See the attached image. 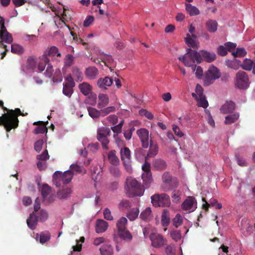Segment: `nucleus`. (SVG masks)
<instances>
[{
    "instance_id": "1",
    "label": "nucleus",
    "mask_w": 255,
    "mask_h": 255,
    "mask_svg": "<svg viewBox=\"0 0 255 255\" xmlns=\"http://www.w3.org/2000/svg\"><path fill=\"white\" fill-rule=\"evenodd\" d=\"M13 110H10L9 112L0 116V126H3L7 132H9L18 126V119L13 116Z\"/></svg>"
},
{
    "instance_id": "2",
    "label": "nucleus",
    "mask_w": 255,
    "mask_h": 255,
    "mask_svg": "<svg viewBox=\"0 0 255 255\" xmlns=\"http://www.w3.org/2000/svg\"><path fill=\"white\" fill-rule=\"evenodd\" d=\"M127 186V194L129 197L141 196L144 192V188L135 179L128 177L126 181Z\"/></svg>"
},
{
    "instance_id": "3",
    "label": "nucleus",
    "mask_w": 255,
    "mask_h": 255,
    "mask_svg": "<svg viewBox=\"0 0 255 255\" xmlns=\"http://www.w3.org/2000/svg\"><path fill=\"white\" fill-rule=\"evenodd\" d=\"M178 59L187 67L193 66L196 62L200 63L202 61L200 53L190 48L187 49V52L184 56L178 57Z\"/></svg>"
},
{
    "instance_id": "4",
    "label": "nucleus",
    "mask_w": 255,
    "mask_h": 255,
    "mask_svg": "<svg viewBox=\"0 0 255 255\" xmlns=\"http://www.w3.org/2000/svg\"><path fill=\"white\" fill-rule=\"evenodd\" d=\"M74 173L71 170H67L63 174L60 171H57L53 175V182L57 187L61 186L62 181L63 184H68L72 179Z\"/></svg>"
},
{
    "instance_id": "5",
    "label": "nucleus",
    "mask_w": 255,
    "mask_h": 255,
    "mask_svg": "<svg viewBox=\"0 0 255 255\" xmlns=\"http://www.w3.org/2000/svg\"><path fill=\"white\" fill-rule=\"evenodd\" d=\"M163 183L161 188L164 191H168L178 186V181L176 178H173L168 172L163 173L162 176Z\"/></svg>"
},
{
    "instance_id": "6",
    "label": "nucleus",
    "mask_w": 255,
    "mask_h": 255,
    "mask_svg": "<svg viewBox=\"0 0 255 255\" xmlns=\"http://www.w3.org/2000/svg\"><path fill=\"white\" fill-rule=\"evenodd\" d=\"M151 199L153 205L155 207H169L170 205L169 196L165 193L152 195Z\"/></svg>"
},
{
    "instance_id": "7",
    "label": "nucleus",
    "mask_w": 255,
    "mask_h": 255,
    "mask_svg": "<svg viewBox=\"0 0 255 255\" xmlns=\"http://www.w3.org/2000/svg\"><path fill=\"white\" fill-rule=\"evenodd\" d=\"M111 129L108 128L101 127L97 130V139L102 143L104 149L108 148L107 146L109 143L108 137L111 135Z\"/></svg>"
},
{
    "instance_id": "8",
    "label": "nucleus",
    "mask_w": 255,
    "mask_h": 255,
    "mask_svg": "<svg viewBox=\"0 0 255 255\" xmlns=\"http://www.w3.org/2000/svg\"><path fill=\"white\" fill-rule=\"evenodd\" d=\"M249 78L246 72L239 71L236 75V83L237 87L240 89H246L250 86Z\"/></svg>"
},
{
    "instance_id": "9",
    "label": "nucleus",
    "mask_w": 255,
    "mask_h": 255,
    "mask_svg": "<svg viewBox=\"0 0 255 255\" xmlns=\"http://www.w3.org/2000/svg\"><path fill=\"white\" fill-rule=\"evenodd\" d=\"M219 70L215 66L210 67L205 73L204 83L206 85L212 84L214 81L220 78Z\"/></svg>"
},
{
    "instance_id": "10",
    "label": "nucleus",
    "mask_w": 255,
    "mask_h": 255,
    "mask_svg": "<svg viewBox=\"0 0 255 255\" xmlns=\"http://www.w3.org/2000/svg\"><path fill=\"white\" fill-rule=\"evenodd\" d=\"M151 246L154 248H159L166 244L167 240L163 236L156 233H151L149 236Z\"/></svg>"
},
{
    "instance_id": "11",
    "label": "nucleus",
    "mask_w": 255,
    "mask_h": 255,
    "mask_svg": "<svg viewBox=\"0 0 255 255\" xmlns=\"http://www.w3.org/2000/svg\"><path fill=\"white\" fill-rule=\"evenodd\" d=\"M197 207V202L193 196H188L181 204V208L186 211L191 212L194 211Z\"/></svg>"
},
{
    "instance_id": "12",
    "label": "nucleus",
    "mask_w": 255,
    "mask_h": 255,
    "mask_svg": "<svg viewBox=\"0 0 255 255\" xmlns=\"http://www.w3.org/2000/svg\"><path fill=\"white\" fill-rule=\"evenodd\" d=\"M136 133L139 138L142 146L147 148L149 146V131L144 128H141L136 131Z\"/></svg>"
},
{
    "instance_id": "13",
    "label": "nucleus",
    "mask_w": 255,
    "mask_h": 255,
    "mask_svg": "<svg viewBox=\"0 0 255 255\" xmlns=\"http://www.w3.org/2000/svg\"><path fill=\"white\" fill-rule=\"evenodd\" d=\"M98 58H91V60L97 64H100L101 62H103L106 65L107 62H110L113 61V58L111 56L105 54L103 52H99L98 54Z\"/></svg>"
},
{
    "instance_id": "14",
    "label": "nucleus",
    "mask_w": 255,
    "mask_h": 255,
    "mask_svg": "<svg viewBox=\"0 0 255 255\" xmlns=\"http://www.w3.org/2000/svg\"><path fill=\"white\" fill-rule=\"evenodd\" d=\"M202 58V61L204 60L207 62H212L216 58V55L214 52H210L206 50H201L199 52Z\"/></svg>"
},
{
    "instance_id": "15",
    "label": "nucleus",
    "mask_w": 255,
    "mask_h": 255,
    "mask_svg": "<svg viewBox=\"0 0 255 255\" xmlns=\"http://www.w3.org/2000/svg\"><path fill=\"white\" fill-rule=\"evenodd\" d=\"M85 74L86 77L90 80L95 79L99 74L98 69L94 66L89 67L86 68Z\"/></svg>"
},
{
    "instance_id": "16",
    "label": "nucleus",
    "mask_w": 255,
    "mask_h": 255,
    "mask_svg": "<svg viewBox=\"0 0 255 255\" xmlns=\"http://www.w3.org/2000/svg\"><path fill=\"white\" fill-rule=\"evenodd\" d=\"M113 82V80L109 77H105L104 78H100L97 81V85L99 87L104 89H107V87L111 86Z\"/></svg>"
},
{
    "instance_id": "17",
    "label": "nucleus",
    "mask_w": 255,
    "mask_h": 255,
    "mask_svg": "<svg viewBox=\"0 0 255 255\" xmlns=\"http://www.w3.org/2000/svg\"><path fill=\"white\" fill-rule=\"evenodd\" d=\"M38 219L37 216L33 213L30 214L29 217L26 220L28 227L32 230L36 229Z\"/></svg>"
},
{
    "instance_id": "18",
    "label": "nucleus",
    "mask_w": 255,
    "mask_h": 255,
    "mask_svg": "<svg viewBox=\"0 0 255 255\" xmlns=\"http://www.w3.org/2000/svg\"><path fill=\"white\" fill-rule=\"evenodd\" d=\"M51 235L49 232L44 231L40 233V234L37 233L36 234L35 239L36 241L39 240V242L41 244H43L50 240Z\"/></svg>"
},
{
    "instance_id": "19",
    "label": "nucleus",
    "mask_w": 255,
    "mask_h": 255,
    "mask_svg": "<svg viewBox=\"0 0 255 255\" xmlns=\"http://www.w3.org/2000/svg\"><path fill=\"white\" fill-rule=\"evenodd\" d=\"M139 218L145 222H149L153 218L151 208L147 207L142 211L139 215Z\"/></svg>"
},
{
    "instance_id": "20",
    "label": "nucleus",
    "mask_w": 255,
    "mask_h": 255,
    "mask_svg": "<svg viewBox=\"0 0 255 255\" xmlns=\"http://www.w3.org/2000/svg\"><path fill=\"white\" fill-rule=\"evenodd\" d=\"M218 26V22L214 19H209L205 23L206 28L210 33H215L216 32Z\"/></svg>"
},
{
    "instance_id": "21",
    "label": "nucleus",
    "mask_w": 255,
    "mask_h": 255,
    "mask_svg": "<svg viewBox=\"0 0 255 255\" xmlns=\"http://www.w3.org/2000/svg\"><path fill=\"white\" fill-rule=\"evenodd\" d=\"M108 227V224L103 220L98 219L96 222V231L97 233L105 232Z\"/></svg>"
},
{
    "instance_id": "22",
    "label": "nucleus",
    "mask_w": 255,
    "mask_h": 255,
    "mask_svg": "<svg viewBox=\"0 0 255 255\" xmlns=\"http://www.w3.org/2000/svg\"><path fill=\"white\" fill-rule=\"evenodd\" d=\"M40 61L38 65V69L40 71H43L46 66H48L49 63V59L47 57L46 53H44L43 55L39 57Z\"/></svg>"
},
{
    "instance_id": "23",
    "label": "nucleus",
    "mask_w": 255,
    "mask_h": 255,
    "mask_svg": "<svg viewBox=\"0 0 255 255\" xmlns=\"http://www.w3.org/2000/svg\"><path fill=\"white\" fill-rule=\"evenodd\" d=\"M235 109V104L232 101L227 102L221 108V112L223 114L232 113Z\"/></svg>"
},
{
    "instance_id": "24",
    "label": "nucleus",
    "mask_w": 255,
    "mask_h": 255,
    "mask_svg": "<svg viewBox=\"0 0 255 255\" xmlns=\"http://www.w3.org/2000/svg\"><path fill=\"white\" fill-rule=\"evenodd\" d=\"M78 87L80 92L85 96H89L92 93V87L88 83L83 82L80 84Z\"/></svg>"
},
{
    "instance_id": "25",
    "label": "nucleus",
    "mask_w": 255,
    "mask_h": 255,
    "mask_svg": "<svg viewBox=\"0 0 255 255\" xmlns=\"http://www.w3.org/2000/svg\"><path fill=\"white\" fill-rule=\"evenodd\" d=\"M99 103L97 107L102 109L106 107L109 103V98L107 95L100 94L98 96Z\"/></svg>"
},
{
    "instance_id": "26",
    "label": "nucleus",
    "mask_w": 255,
    "mask_h": 255,
    "mask_svg": "<svg viewBox=\"0 0 255 255\" xmlns=\"http://www.w3.org/2000/svg\"><path fill=\"white\" fill-rule=\"evenodd\" d=\"M108 158L109 162L115 166L120 164V159L116 155V151L115 150L110 151L108 154Z\"/></svg>"
},
{
    "instance_id": "27",
    "label": "nucleus",
    "mask_w": 255,
    "mask_h": 255,
    "mask_svg": "<svg viewBox=\"0 0 255 255\" xmlns=\"http://www.w3.org/2000/svg\"><path fill=\"white\" fill-rule=\"evenodd\" d=\"M0 38L1 40L0 41L5 42L7 43H11L13 41L12 35L8 32L6 29L4 30L0 31Z\"/></svg>"
},
{
    "instance_id": "28",
    "label": "nucleus",
    "mask_w": 255,
    "mask_h": 255,
    "mask_svg": "<svg viewBox=\"0 0 255 255\" xmlns=\"http://www.w3.org/2000/svg\"><path fill=\"white\" fill-rule=\"evenodd\" d=\"M102 255H113V248L108 243H105L100 249Z\"/></svg>"
},
{
    "instance_id": "29",
    "label": "nucleus",
    "mask_w": 255,
    "mask_h": 255,
    "mask_svg": "<svg viewBox=\"0 0 255 255\" xmlns=\"http://www.w3.org/2000/svg\"><path fill=\"white\" fill-rule=\"evenodd\" d=\"M72 192L71 188L67 187L57 192V195L60 199H65L69 197Z\"/></svg>"
},
{
    "instance_id": "30",
    "label": "nucleus",
    "mask_w": 255,
    "mask_h": 255,
    "mask_svg": "<svg viewBox=\"0 0 255 255\" xmlns=\"http://www.w3.org/2000/svg\"><path fill=\"white\" fill-rule=\"evenodd\" d=\"M120 154L122 161L131 160L130 151L128 147L124 146L120 150Z\"/></svg>"
},
{
    "instance_id": "31",
    "label": "nucleus",
    "mask_w": 255,
    "mask_h": 255,
    "mask_svg": "<svg viewBox=\"0 0 255 255\" xmlns=\"http://www.w3.org/2000/svg\"><path fill=\"white\" fill-rule=\"evenodd\" d=\"M158 147L156 144H153L151 139L150 140L149 149L147 153L148 157H154L158 153Z\"/></svg>"
},
{
    "instance_id": "32",
    "label": "nucleus",
    "mask_w": 255,
    "mask_h": 255,
    "mask_svg": "<svg viewBox=\"0 0 255 255\" xmlns=\"http://www.w3.org/2000/svg\"><path fill=\"white\" fill-rule=\"evenodd\" d=\"M255 65V63L249 59H245L241 65L242 68L246 71H251Z\"/></svg>"
},
{
    "instance_id": "33",
    "label": "nucleus",
    "mask_w": 255,
    "mask_h": 255,
    "mask_svg": "<svg viewBox=\"0 0 255 255\" xmlns=\"http://www.w3.org/2000/svg\"><path fill=\"white\" fill-rule=\"evenodd\" d=\"M127 219L125 217H122L117 223V227L118 233L126 230V225L127 224Z\"/></svg>"
},
{
    "instance_id": "34",
    "label": "nucleus",
    "mask_w": 255,
    "mask_h": 255,
    "mask_svg": "<svg viewBox=\"0 0 255 255\" xmlns=\"http://www.w3.org/2000/svg\"><path fill=\"white\" fill-rule=\"evenodd\" d=\"M186 10L191 16L197 15L199 14V9L195 6L189 3H186Z\"/></svg>"
},
{
    "instance_id": "35",
    "label": "nucleus",
    "mask_w": 255,
    "mask_h": 255,
    "mask_svg": "<svg viewBox=\"0 0 255 255\" xmlns=\"http://www.w3.org/2000/svg\"><path fill=\"white\" fill-rule=\"evenodd\" d=\"M185 41L189 47L193 48H198L199 43L197 41L191 37L189 34H187L186 37L185 38Z\"/></svg>"
},
{
    "instance_id": "36",
    "label": "nucleus",
    "mask_w": 255,
    "mask_h": 255,
    "mask_svg": "<svg viewBox=\"0 0 255 255\" xmlns=\"http://www.w3.org/2000/svg\"><path fill=\"white\" fill-rule=\"evenodd\" d=\"M239 118V114L238 113L229 115L225 117V124L226 125H231L235 123Z\"/></svg>"
},
{
    "instance_id": "37",
    "label": "nucleus",
    "mask_w": 255,
    "mask_h": 255,
    "mask_svg": "<svg viewBox=\"0 0 255 255\" xmlns=\"http://www.w3.org/2000/svg\"><path fill=\"white\" fill-rule=\"evenodd\" d=\"M142 179L146 188H148L152 182L151 173H143L142 175Z\"/></svg>"
},
{
    "instance_id": "38",
    "label": "nucleus",
    "mask_w": 255,
    "mask_h": 255,
    "mask_svg": "<svg viewBox=\"0 0 255 255\" xmlns=\"http://www.w3.org/2000/svg\"><path fill=\"white\" fill-rule=\"evenodd\" d=\"M139 213V209L137 208H134L131 209L128 212L127 215V217L130 221L135 220L138 217Z\"/></svg>"
},
{
    "instance_id": "39",
    "label": "nucleus",
    "mask_w": 255,
    "mask_h": 255,
    "mask_svg": "<svg viewBox=\"0 0 255 255\" xmlns=\"http://www.w3.org/2000/svg\"><path fill=\"white\" fill-rule=\"evenodd\" d=\"M153 166L157 170H162L166 168V164L163 160L157 159L153 162Z\"/></svg>"
},
{
    "instance_id": "40",
    "label": "nucleus",
    "mask_w": 255,
    "mask_h": 255,
    "mask_svg": "<svg viewBox=\"0 0 255 255\" xmlns=\"http://www.w3.org/2000/svg\"><path fill=\"white\" fill-rule=\"evenodd\" d=\"M73 78L76 82H79L83 80V74L82 72L77 67H74L72 71Z\"/></svg>"
},
{
    "instance_id": "41",
    "label": "nucleus",
    "mask_w": 255,
    "mask_h": 255,
    "mask_svg": "<svg viewBox=\"0 0 255 255\" xmlns=\"http://www.w3.org/2000/svg\"><path fill=\"white\" fill-rule=\"evenodd\" d=\"M122 129L120 127L118 126L117 125L114 127H113L111 128V129L112 131L115 133H116L114 135V137L116 140V142L118 143V145L121 144L123 145L124 144V141L120 139H117V136L119 133H120L122 132Z\"/></svg>"
},
{
    "instance_id": "42",
    "label": "nucleus",
    "mask_w": 255,
    "mask_h": 255,
    "mask_svg": "<svg viewBox=\"0 0 255 255\" xmlns=\"http://www.w3.org/2000/svg\"><path fill=\"white\" fill-rule=\"evenodd\" d=\"M75 85L63 84V93L68 97H70L73 93V88Z\"/></svg>"
},
{
    "instance_id": "43",
    "label": "nucleus",
    "mask_w": 255,
    "mask_h": 255,
    "mask_svg": "<svg viewBox=\"0 0 255 255\" xmlns=\"http://www.w3.org/2000/svg\"><path fill=\"white\" fill-rule=\"evenodd\" d=\"M202 200L203 202H205V203H204L202 205V208L206 211H208L209 208L210 206H215L216 205V204L218 203L217 200L215 199H213L211 200L209 202V203H208L206 201V199L204 197H202Z\"/></svg>"
},
{
    "instance_id": "44",
    "label": "nucleus",
    "mask_w": 255,
    "mask_h": 255,
    "mask_svg": "<svg viewBox=\"0 0 255 255\" xmlns=\"http://www.w3.org/2000/svg\"><path fill=\"white\" fill-rule=\"evenodd\" d=\"M121 238L127 241H130L132 239V236L130 232L127 229L118 233Z\"/></svg>"
},
{
    "instance_id": "45",
    "label": "nucleus",
    "mask_w": 255,
    "mask_h": 255,
    "mask_svg": "<svg viewBox=\"0 0 255 255\" xmlns=\"http://www.w3.org/2000/svg\"><path fill=\"white\" fill-rule=\"evenodd\" d=\"M48 124V122H44L43 124L39 125L36 127L34 130V133L35 134L44 133L47 131V128L46 125Z\"/></svg>"
},
{
    "instance_id": "46",
    "label": "nucleus",
    "mask_w": 255,
    "mask_h": 255,
    "mask_svg": "<svg viewBox=\"0 0 255 255\" xmlns=\"http://www.w3.org/2000/svg\"><path fill=\"white\" fill-rule=\"evenodd\" d=\"M89 115L93 119L98 118L100 117V110L92 107H88Z\"/></svg>"
},
{
    "instance_id": "47",
    "label": "nucleus",
    "mask_w": 255,
    "mask_h": 255,
    "mask_svg": "<svg viewBox=\"0 0 255 255\" xmlns=\"http://www.w3.org/2000/svg\"><path fill=\"white\" fill-rule=\"evenodd\" d=\"M169 217L168 212L167 210H164L161 216V223L163 226H167L169 224Z\"/></svg>"
},
{
    "instance_id": "48",
    "label": "nucleus",
    "mask_w": 255,
    "mask_h": 255,
    "mask_svg": "<svg viewBox=\"0 0 255 255\" xmlns=\"http://www.w3.org/2000/svg\"><path fill=\"white\" fill-rule=\"evenodd\" d=\"M51 191V188L47 184H44L41 188V194L44 200H46Z\"/></svg>"
},
{
    "instance_id": "49",
    "label": "nucleus",
    "mask_w": 255,
    "mask_h": 255,
    "mask_svg": "<svg viewBox=\"0 0 255 255\" xmlns=\"http://www.w3.org/2000/svg\"><path fill=\"white\" fill-rule=\"evenodd\" d=\"M36 216L39 221L41 222H45L48 217V213L44 210H40Z\"/></svg>"
},
{
    "instance_id": "50",
    "label": "nucleus",
    "mask_w": 255,
    "mask_h": 255,
    "mask_svg": "<svg viewBox=\"0 0 255 255\" xmlns=\"http://www.w3.org/2000/svg\"><path fill=\"white\" fill-rule=\"evenodd\" d=\"M183 221L182 216L180 214H177L173 219V225L175 227L178 228L182 224Z\"/></svg>"
},
{
    "instance_id": "51",
    "label": "nucleus",
    "mask_w": 255,
    "mask_h": 255,
    "mask_svg": "<svg viewBox=\"0 0 255 255\" xmlns=\"http://www.w3.org/2000/svg\"><path fill=\"white\" fill-rule=\"evenodd\" d=\"M116 108L114 106H110L100 110V117H105L111 113L114 112Z\"/></svg>"
},
{
    "instance_id": "52",
    "label": "nucleus",
    "mask_w": 255,
    "mask_h": 255,
    "mask_svg": "<svg viewBox=\"0 0 255 255\" xmlns=\"http://www.w3.org/2000/svg\"><path fill=\"white\" fill-rule=\"evenodd\" d=\"M11 52L14 54H20L23 52V49L20 45L13 44L11 46Z\"/></svg>"
},
{
    "instance_id": "53",
    "label": "nucleus",
    "mask_w": 255,
    "mask_h": 255,
    "mask_svg": "<svg viewBox=\"0 0 255 255\" xmlns=\"http://www.w3.org/2000/svg\"><path fill=\"white\" fill-rule=\"evenodd\" d=\"M198 106L199 107L206 108L208 106V101L206 100L204 95L202 96H199L197 99Z\"/></svg>"
},
{
    "instance_id": "54",
    "label": "nucleus",
    "mask_w": 255,
    "mask_h": 255,
    "mask_svg": "<svg viewBox=\"0 0 255 255\" xmlns=\"http://www.w3.org/2000/svg\"><path fill=\"white\" fill-rule=\"evenodd\" d=\"M88 98L85 100L86 104L95 106L97 103V96L95 94H90Z\"/></svg>"
},
{
    "instance_id": "55",
    "label": "nucleus",
    "mask_w": 255,
    "mask_h": 255,
    "mask_svg": "<svg viewBox=\"0 0 255 255\" xmlns=\"http://www.w3.org/2000/svg\"><path fill=\"white\" fill-rule=\"evenodd\" d=\"M247 54L244 48H238L236 52H233L232 55L235 57H242L245 56Z\"/></svg>"
},
{
    "instance_id": "56",
    "label": "nucleus",
    "mask_w": 255,
    "mask_h": 255,
    "mask_svg": "<svg viewBox=\"0 0 255 255\" xmlns=\"http://www.w3.org/2000/svg\"><path fill=\"white\" fill-rule=\"evenodd\" d=\"M170 235L171 238L175 242H177L181 239V233L180 231H172L170 232Z\"/></svg>"
},
{
    "instance_id": "57",
    "label": "nucleus",
    "mask_w": 255,
    "mask_h": 255,
    "mask_svg": "<svg viewBox=\"0 0 255 255\" xmlns=\"http://www.w3.org/2000/svg\"><path fill=\"white\" fill-rule=\"evenodd\" d=\"M181 195V192L179 190H174L172 194L171 197L172 198L173 202L175 203H178L180 199Z\"/></svg>"
},
{
    "instance_id": "58",
    "label": "nucleus",
    "mask_w": 255,
    "mask_h": 255,
    "mask_svg": "<svg viewBox=\"0 0 255 255\" xmlns=\"http://www.w3.org/2000/svg\"><path fill=\"white\" fill-rule=\"evenodd\" d=\"M48 56H57V57L61 56V53L58 52V49L55 46H52L46 54Z\"/></svg>"
},
{
    "instance_id": "59",
    "label": "nucleus",
    "mask_w": 255,
    "mask_h": 255,
    "mask_svg": "<svg viewBox=\"0 0 255 255\" xmlns=\"http://www.w3.org/2000/svg\"><path fill=\"white\" fill-rule=\"evenodd\" d=\"M110 173L114 177L118 178L121 175V171L119 168L115 166H111L110 167Z\"/></svg>"
},
{
    "instance_id": "60",
    "label": "nucleus",
    "mask_w": 255,
    "mask_h": 255,
    "mask_svg": "<svg viewBox=\"0 0 255 255\" xmlns=\"http://www.w3.org/2000/svg\"><path fill=\"white\" fill-rule=\"evenodd\" d=\"M138 113L141 116H145L149 120H152L153 119V115L152 114L145 109L140 110Z\"/></svg>"
},
{
    "instance_id": "61",
    "label": "nucleus",
    "mask_w": 255,
    "mask_h": 255,
    "mask_svg": "<svg viewBox=\"0 0 255 255\" xmlns=\"http://www.w3.org/2000/svg\"><path fill=\"white\" fill-rule=\"evenodd\" d=\"M166 255H175V249L174 245L170 244L168 245L165 250Z\"/></svg>"
},
{
    "instance_id": "62",
    "label": "nucleus",
    "mask_w": 255,
    "mask_h": 255,
    "mask_svg": "<svg viewBox=\"0 0 255 255\" xmlns=\"http://www.w3.org/2000/svg\"><path fill=\"white\" fill-rule=\"evenodd\" d=\"M70 34L73 37V40H74L76 43L78 44L82 43L83 45H88L87 43L83 42V40L81 37H78L77 34L74 32L71 31Z\"/></svg>"
},
{
    "instance_id": "63",
    "label": "nucleus",
    "mask_w": 255,
    "mask_h": 255,
    "mask_svg": "<svg viewBox=\"0 0 255 255\" xmlns=\"http://www.w3.org/2000/svg\"><path fill=\"white\" fill-rule=\"evenodd\" d=\"M36 63L34 59L29 57L27 60L26 67L28 69L33 70L35 67Z\"/></svg>"
},
{
    "instance_id": "64",
    "label": "nucleus",
    "mask_w": 255,
    "mask_h": 255,
    "mask_svg": "<svg viewBox=\"0 0 255 255\" xmlns=\"http://www.w3.org/2000/svg\"><path fill=\"white\" fill-rule=\"evenodd\" d=\"M49 158L47 150L45 149L41 154L37 156L38 160L45 161L46 160Z\"/></svg>"
}]
</instances>
